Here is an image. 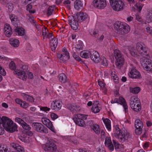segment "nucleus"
Here are the masks:
<instances>
[{"mask_svg": "<svg viewBox=\"0 0 152 152\" xmlns=\"http://www.w3.org/2000/svg\"><path fill=\"white\" fill-rule=\"evenodd\" d=\"M135 127L136 129L135 132L137 135L140 134L142 132V128L143 127L142 122L139 119L136 120L135 121Z\"/></svg>", "mask_w": 152, "mask_h": 152, "instance_id": "1a4fd4ad", "label": "nucleus"}, {"mask_svg": "<svg viewBox=\"0 0 152 152\" xmlns=\"http://www.w3.org/2000/svg\"><path fill=\"white\" fill-rule=\"evenodd\" d=\"M0 74L1 75L5 76L6 75V72L5 70L1 66L0 68Z\"/></svg>", "mask_w": 152, "mask_h": 152, "instance_id": "680f3d73", "label": "nucleus"}, {"mask_svg": "<svg viewBox=\"0 0 152 152\" xmlns=\"http://www.w3.org/2000/svg\"><path fill=\"white\" fill-rule=\"evenodd\" d=\"M138 52L137 50H135L134 48H132L130 50V53L132 56L134 57H136L138 55Z\"/></svg>", "mask_w": 152, "mask_h": 152, "instance_id": "ea45409f", "label": "nucleus"}, {"mask_svg": "<svg viewBox=\"0 0 152 152\" xmlns=\"http://www.w3.org/2000/svg\"><path fill=\"white\" fill-rule=\"evenodd\" d=\"M98 105H100L99 102L97 101H95L93 104V106L92 107V109L93 110V109H94V108H95V107H99L98 106Z\"/></svg>", "mask_w": 152, "mask_h": 152, "instance_id": "bf43d9fd", "label": "nucleus"}, {"mask_svg": "<svg viewBox=\"0 0 152 152\" xmlns=\"http://www.w3.org/2000/svg\"><path fill=\"white\" fill-rule=\"evenodd\" d=\"M135 6H136L138 9V11L139 12H140L141 11L142 7V4L140 3L139 4H138V5H137V4H136Z\"/></svg>", "mask_w": 152, "mask_h": 152, "instance_id": "052dcab7", "label": "nucleus"}, {"mask_svg": "<svg viewBox=\"0 0 152 152\" xmlns=\"http://www.w3.org/2000/svg\"><path fill=\"white\" fill-rule=\"evenodd\" d=\"M101 64L102 65L104 66H107L108 64L106 58L104 57H103L101 60Z\"/></svg>", "mask_w": 152, "mask_h": 152, "instance_id": "a19ab883", "label": "nucleus"}, {"mask_svg": "<svg viewBox=\"0 0 152 152\" xmlns=\"http://www.w3.org/2000/svg\"><path fill=\"white\" fill-rule=\"evenodd\" d=\"M8 149L6 146L0 144V152H7Z\"/></svg>", "mask_w": 152, "mask_h": 152, "instance_id": "79ce46f5", "label": "nucleus"}, {"mask_svg": "<svg viewBox=\"0 0 152 152\" xmlns=\"http://www.w3.org/2000/svg\"><path fill=\"white\" fill-rule=\"evenodd\" d=\"M22 126L25 132L30 131L31 129V127H30L29 125L27 124L26 122L24 123Z\"/></svg>", "mask_w": 152, "mask_h": 152, "instance_id": "72a5a7b5", "label": "nucleus"}, {"mask_svg": "<svg viewBox=\"0 0 152 152\" xmlns=\"http://www.w3.org/2000/svg\"><path fill=\"white\" fill-rule=\"evenodd\" d=\"M151 61V60L144 58L140 59L141 64L144 68L147 67Z\"/></svg>", "mask_w": 152, "mask_h": 152, "instance_id": "412c9836", "label": "nucleus"}, {"mask_svg": "<svg viewBox=\"0 0 152 152\" xmlns=\"http://www.w3.org/2000/svg\"><path fill=\"white\" fill-rule=\"evenodd\" d=\"M90 57L92 60L96 63L99 62L100 60L99 54L96 51H90Z\"/></svg>", "mask_w": 152, "mask_h": 152, "instance_id": "ddd939ff", "label": "nucleus"}, {"mask_svg": "<svg viewBox=\"0 0 152 152\" xmlns=\"http://www.w3.org/2000/svg\"><path fill=\"white\" fill-rule=\"evenodd\" d=\"M28 19L29 21L32 23H35V21L34 20V17L31 14L28 15H27Z\"/></svg>", "mask_w": 152, "mask_h": 152, "instance_id": "a18cd8bd", "label": "nucleus"}, {"mask_svg": "<svg viewBox=\"0 0 152 152\" xmlns=\"http://www.w3.org/2000/svg\"><path fill=\"white\" fill-rule=\"evenodd\" d=\"M114 53L116 61L115 64L117 68L120 69L124 64V56L120 51L115 50L114 51Z\"/></svg>", "mask_w": 152, "mask_h": 152, "instance_id": "f03ea898", "label": "nucleus"}, {"mask_svg": "<svg viewBox=\"0 0 152 152\" xmlns=\"http://www.w3.org/2000/svg\"><path fill=\"white\" fill-rule=\"evenodd\" d=\"M90 51L83 50L80 53V56L85 58H89L90 56Z\"/></svg>", "mask_w": 152, "mask_h": 152, "instance_id": "a878e982", "label": "nucleus"}, {"mask_svg": "<svg viewBox=\"0 0 152 152\" xmlns=\"http://www.w3.org/2000/svg\"><path fill=\"white\" fill-rule=\"evenodd\" d=\"M74 116L73 120L76 124L82 127L85 126V122L84 120L87 119V115L78 113L75 114Z\"/></svg>", "mask_w": 152, "mask_h": 152, "instance_id": "20e7f679", "label": "nucleus"}, {"mask_svg": "<svg viewBox=\"0 0 152 152\" xmlns=\"http://www.w3.org/2000/svg\"><path fill=\"white\" fill-rule=\"evenodd\" d=\"M0 123L6 130L7 128L9 127L10 124L12 123V121L8 117L3 116L0 119Z\"/></svg>", "mask_w": 152, "mask_h": 152, "instance_id": "6e6552de", "label": "nucleus"}, {"mask_svg": "<svg viewBox=\"0 0 152 152\" xmlns=\"http://www.w3.org/2000/svg\"><path fill=\"white\" fill-rule=\"evenodd\" d=\"M140 88L139 87L130 88V92L134 94H137L140 92Z\"/></svg>", "mask_w": 152, "mask_h": 152, "instance_id": "473e14b6", "label": "nucleus"}, {"mask_svg": "<svg viewBox=\"0 0 152 152\" xmlns=\"http://www.w3.org/2000/svg\"><path fill=\"white\" fill-rule=\"evenodd\" d=\"M69 24L71 28L73 30H76L77 29L78 26L77 21H74L72 22H69Z\"/></svg>", "mask_w": 152, "mask_h": 152, "instance_id": "c756f323", "label": "nucleus"}, {"mask_svg": "<svg viewBox=\"0 0 152 152\" xmlns=\"http://www.w3.org/2000/svg\"><path fill=\"white\" fill-rule=\"evenodd\" d=\"M32 126L34 130L37 132L45 134L48 132V130L47 128L40 123H33Z\"/></svg>", "mask_w": 152, "mask_h": 152, "instance_id": "39448f33", "label": "nucleus"}, {"mask_svg": "<svg viewBox=\"0 0 152 152\" xmlns=\"http://www.w3.org/2000/svg\"><path fill=\"white\" fill-rule=\"evenodd\" d=\"M15 150L17 151H16V152H24V151L23 148L19 144L18 147L15 148Z\"/></svg>", "mask_w": 152, "mask_h": 152, "instance_id": "09e8293b", "label": "nucleus"}, {"mask_svg": "<svg viewBox=\"0 0 152 152\" xmlns=\"http://www.w3.org/2000/svg\"><path fill=\"white\" fill-rule=\"evenodd\" d=\"M15 24H12L13 25H14L15 27L16 28H18L20 27V21L18 20H17L15 21L14 22Z\"/></svg>", "mask_w": 152, "mask_h": 152, "instance_id": "13d9d810", "label": "nucleus"}, {"mask_svg": "<svg viewBox=\"0 0 152 152\" xmlns=\"http://www.w3.org/2000/svg\"><path fill=\"white\" fill-rule=\"evenodd\" d=\"M12 28L9 24H6L4 27V33L6 36L8 37L11 36L12 34Z\"/></svg>", "mask_w": 152, "mask_h": 152, "instance_id": "dca6fc26", "label": "nucleus"}, {"mask_svg": "<svg viewBox=\"0 0 152 152\" xmlns=\"http://www.w3.org/2000/svg\"><path fill=\"white\" fill-rule=\"evenodd\" d=\"M92 128L96 134H99L100 130L99 125L96 124H94L92 127Z\"/></svg>", "mask_w": 152, "mask_h": 152, "instance_id": "c9c22d12", "label": "nucleus"}, {"mask_svg": "<svg viewBox=\"0 0 152 152\" xmlns=\"http://www.w3.org/2000/svg\"><path fill=\"white\" fill-rule=\"evenodd\" d=\"M69 22H72L76 21L74 17L73 16H70L69 17Z\"/></svg>", "mask_w": 152, "mask_h": 152, "instance_id": "774afa93", "label": "nucleus"}, {"mask_svg": "<svg viewBox=\"0 0 152 152\" xmlns=\"http://www.w3.org/2000/svg\"><path fill=\"white\" fill-rule=\"evenodd\" d=\"M73 56L75 59L78 61H80L81 60V59L80 57L77 55L75 53H73Z\"/></svg>", "mask_w": 152, "mask_h": 152, "instance_id": "6e6d98bb", "label": "nucleus"}, {"mask_svg": "<svg viewBox=\"0 0 152 152\" xmlns=\"http://www.w3.org/2000/svg\"><path fill=\"white\" fill-rule=\"evenodd\" d=\"M23 94V97L25 100L31 102H34V99L33 97L25 94Z\"/></svg>", "mask_w": 152, "mask_h": 152, "instance_id": "2f4dec72", "label": "nucleus"}, {"mask_svg": "<svg viewBox=\"0 0 152 152\" xmlns=\"http://www.w3.org/2000/svg\"><path fill=\"white\" fill-rule=\"evenodd\" d=\"M133 107L131 108L135 112H138L140 111L141 110V104H137L136 105H135V107Z\"/></svg>", "mask_w": 152, "mask_h": 152, "instance_id": "e433bc0d", "label": "nucleus"}, {"mask_svg": "<svg viewBox=\"0 0 152 152\" xmlns=\"http://www.w3.org/2000/svg\"><path fill=\"white\" fill-rule=\"evenodd\" d=\"M28 104L25 101H23L21 104V107L24 108H27L28 106Z\"/></svg>", "mask_w": 152, "mask_h": 152, "instance_id": "864d4df0", "label": "nucleus"}, {"mask_svg": "<svg viewBox=\"0 0 152 152\" xmlns=\"http://www.w3.org/2000/svg\"><path fill=\"white\" fill-rule=\"evenodd\" d=\"M41 110H42L45 112H46L47 111H49L50 110V108H48L47 107H42L40 108Z\"/></svg>", "mask_w": 152, "mask_h": 152, "instance_id": "0e129e2a", "label": "nucleus"}, {"mask_svg": "<svg viewBox=\"0 0 152 152\" xmlns=\"http://www.w3.org/2000/svg\"><path fill=\"white\" fill-rule=\"evenodd\" d=\"M58 91L59 92V94H61L63 92L64 88L59 86L58 87Z\"/></svg>", "mask_w": 152, "mask_h": 152, "instance_id": "5fc2aeb1", "label": "nucleus"}, {"mask_svg": "<svg viewBox=\"0 0 152 152\" xmlns=\"http://www.w3.org/2000/svg\"><path fill=\"white\" fill-rule=\"evenodd\" d=\"M111 103L113 104L117 103L121 105L122 104L124 107V111L125 113L128 112V106L127 103L124 98L122 97H120L119 99L118 98H115L114 100H113L111 101Z\"/></svg>", "mask_w": 152, "mask_h": 152, "instance_id": "0eeeda50", "label": "nucleus"}, {"mask_svg": "<svg viewBox=\"0 0 152 152\" xmlns=\"http://www.w3.org/2000/svg\"><path fill=\"white\" fill-rule=\"evenodd\" d=\"M88 15L86 13L83 12H79L76 15L78 21L82 22L87 18Z\"/></svg>", "mask_w": 152, "mask_h": 152, "instance_id": "a211bd4d", "label": "nucleus"}, {"mask_svg": "<svg viewBox=\"0 0 152 152\" xmlns=\"http://www.w3.org/2000/svg\"><path fill=\"white\" fill-rule=\"evenodd\" d=\"M146 70L149 71H152V61L147 66L144 68Z\"/></svg>", "mask_w": 152, "mask_h": 152, "instance_id": "8fccbe9b", "label": "nucleus"}, {"mask_svg": "<svg viewBox=\"0 0 152 152\" xmlns=\"http://www.w3.org/2000/svg\"><path fill=\"white\" fill-rule=\"evenodd\" d=\"M58 44V39L54 38L52 39L50 42V45L52 51L55 52Z\"/></svg>", "mask_w": 152, "mask_h": 152, "instance_id": "aec40b11", "label": "nucleus"}, {"mask_svg": "<svg viewBox=\"0 0 152 152\" xmlns=\"http://www.w3.org/2000/svg\"><path fill=\"white\" fill-rule=\"evenodd\" d=\"M57 57L63 62L66 61L70 58L69 54H67L63 53L61 54L57 53Z\"/></svg>", "mask_w": 152, "mask_h": 152, "instance_id": "6ab92c4d", "label": "nucleus"}, {"mask_svg": "<svg viewBox=\"0 0 152 152\" xmlns=\"http://www.w3.org/2000/svg\"><path fill=\"white\" fill-rule=\"evenodd\" d=\"M93 4L95 8L102 9L106 7V3L105 0H94Z\"/></svg>", "mask_w": 152, "mask_h": 152, "instance_id": "9b49d317", "label": "nucleus"}, {"mask_svg": "<svg viewBox=\"0 0 152 152\" xmlns=\"http://www.w3.org/2000/svg\"><path fill=\"white\" fill-rule=\"evenodd\" d=\"M74 7L76 10H79L83 8V4L80 0H76L74 2Z\"/></svg>", "mask_w": 152, "mask_h": 152, "instance_id": "4be33fe9", "label": "nucleus"}, {"mask_svg": "<svg viewBox=\"0 0 152 152\" xmlns=\"http://www.w3.org/2000/svg\"><path fill=\"white\" fill-rule=\"evenodd\" d=\"M137 100H139V99L137 98L135 96L132 97L130 98V106L132 107L133 106L132 105H133L134 106V103L135 102H137Z\"/></svg>", "mask_w": 152, "mask_h": 152, "instance_id": "f704fd0d", "label": "nucleus"}, {"mask_svg": "<svg viewBox=\"0 0 152 152\" xmlns=\"http://www.w3.org/2000/svg\"><path fill=\"white\" fill-rule=\"evenodd\" d=\"M51 118L53 120L56 119L58 117V115L55 113H52L50 114Z\"/></svg>", "mask_w": 152, "mask_h": 152, "instance_id": "e2e57ef3", "label": "nucleus"}, {"mask_svg": "<svg viewBox=\"0 0 152 152\" xmlns=\"http://www.w3.org/2000/svg\"><path fill=\"white\" fill-rule=\"evenodd\" d=\"M14 30L15 32L18 33V35L19 36H22L24 34L25 31L24 29L22 28L19 27L15 28Z\"/></svg>", "mask_w": 152, "mask_h": 152, "instance_id": "bb28decb", "label": "nucleus"}, {"mask_svg": "<svg viewBox=\"0 0 152 152\" xmlns=\"http://www.w3.org/2000/svg\"><path fill=\"white\" fill-rule=\"evenodd\" d=\"M17 129V126L15 124L13 123L12 121V123L9 126V127L7 128L6 130L10 132H15Z\"/></svg>", "mask_w": 152, "mask_h": 152, "instance_id": "b1692460", "label": "nucleus"}, {"mask_svg": "<svg viewBox=\"0 0 152 152\" xmlns=\"http://www.w3.org/2000/svg\"><path fill=\"white\" fill-rule=\"evenodd\" d=\"M132 135H130L129 133H126V135L124 134V141L126 140H128L129 139L131 138Z\"/></svg>", "mask_w": 152, "mask_h": 152, "instance_id": "603ef678", "label": "nucleus"}, {"mask_svg": "<svg viewBox=\"0 0 152 152\" xmlns=\"http://www.w3.org/2000/svg\"><path fill=\"white\" fill-rule=\"evenodd\" d=\"M114 134L115 137L120 139V142H123L124 141V134L123 132L117 131V133H114Z\"/></svg>", "mask_w": 152, "mask_h": 152, "instance_id": "5701e85b", "label": "nucleus"}, {"mask_svg": "<svg viewBox=\"0 0 152 152\" xmlns=\"http://www.w3.org/2000/svg\"><path fill=\"white\" fill-rule=\"evenodd\" d=\"M2 125L1 123H0V135H3L4 133V127H2Z\"/></svg>", "mask_w": 152, "mask_h": 152, "instance_id": "4d7b16f0", "label": "nucleus"}, {"mask_svg": "<svg viewBox=\"0 0 152 152\" xmlns=\"http://www.w3.org/2000/svg\"><path fill=\"white\" fill-rule=\"evenodd\" d=\"M10 43L12 46L15 47H18L19 45V40L16 39H11L9 40Z\"/></svg>", "mask_w": 152, "mask_h": 152, "instance_id": "393cba45", "label": "nucleus"}, {"mask_svg": "<svg viewBox=\"0 0 152 152\" xmlns=\"http://www.w3.org/2000/svg\"><path fill=\"white\" fill-rule=\"evenodd\" d=\"M103 122L105 124L107 129L110 131L111 129V126L110 124V121L108 118H106L103 120Z\"/></svg>", "mask_w": 152, "mask_h": 152, "instance_id": "cd10ccee", "label": "nucleus"}, {"mask_svg": "<svg viewBox=\"0 0 152 152\" xmlns=\"http://www.w3.org/2000/svg\"><path fill=\"white\" fill-rule=\"evenodd\" d=\"M9 67L11 70H14L16 69L15 64L13 61H11L9 64Z\"/></svg>", "mask_w": 152, "mask_h": 152, "instance_id": "37998d69", "label": "nucleus"}, {"mask_svg": "<svg viewBox=\"0 0 152 152\" xmlns=\"http://www.w3.org/2000/svg\"><path fill=\"white\" fill-rule=\"evenodd\" d=\"M42 121L44 124L47 126L52 131L55 132L54 127L51 122L48 119L46 118H43L42 119Z\"/></svg>", "mask_w": 152, "mask_h": 152, "instance_id": "f8f14e48", "label": "nucleus"}, {"mask_svg": "<svg viewBox=\"0 0 152 152\" xmlns=\"http://www.w3.org/2000/svg\"><path fill=\"white\" fill-rule=\"evenodd\" d=\"M136 48L138 53L142 56H147V48L142 42H138L136 44Z\"/></svg>", "mask_w": 152, "mask_h": 152, "instance_id": "423d86ee", "label": "nucleus"}, {"mask_svg": "<svg viewBox=\"0 0 152 152\" xmlns=\"http://www.w3.org/2000/svg\"><path fill=\"white\" fill-rule=\"evenodd\" d=\"M112 142L110 137H106L105 141V144L106 146L108 145L112 144Z\"/></svg>", "mask_w": 152, "mask_h": 152, "instance_id": "de8ad7c7", "label": "nucleus"}, {"mask_svg": "<svg viewBox=\"0 0 152 152\" xmlns=\"http://www.w3.org/2000/svg\"><path fill=\"white\" fill-rule=\"evenodd\" d=\"M94 124V122L93 121L90 120L87 121V122H85V125L87 126H89L91 127L93 126Z\"/></svg>", "mask_w": 152, "mask_h": 152, "instance_id": "3c124183", "label": "nucleus"}, {"mask_svg": "<svg viewBox=\"0 0 152 152\" xmlns=\"http://www.w3.org/2000/svg\"><path fill=\"white\" fill-rule=\"evenodd\" d=\"M54 8L52 6H50L47 10V14L49 16L52 14L53 11L54 10Z\"/></svg>", "mask_w": 152, "mask_h": 152, "instance_id": "58836bf2", "label": "nucleus"}, {"mask_svg": "<svg viewBox=\"0 0 152 152\" xmlns=\"http://www.w3.org/2000/svg\"><path fill=\"white\" fill-rule=\"evenodd\" d=\"M101 108L100 107H96L94 108V109H92V107L91 108V110L92 112L96 113H98L101 110Z\"/></svg>", "mask_w": 152, "mask_h": 152, "instance_id": "49530a36", "label": "nucleus"}, {"mask_svg": "<svg viewBox=\"0 0 152 152\" xmlns=\"http://www.w3.org/2000/svg\"><path fill=\"white\" fill-rule=\"evenodd\" d=\"M59 80L61 83H65L66 82L67 77L64 73H61L59 75Z\"/></svg>", "mask_w": 152, "mask_h": 152, "instance_id": "c85d7f7f", "label": "nucleus"}, {"mask_svg": "<svg viewBox=\"0 0 152 152\" xmlns=\"http://www.w3.org/2000/svg\"><path fill=\"white\" fill-rule=\"evenodd\" d=\"M14 74L17 75L18 76H22L25 77V76H26V74L25 72L23 71H21L20 70H18L17 71H14L13 72Z\"/></svg>", "mask_w": 152, "mask_h": 152, "instance_id": "7c9ffc66", "label": "nucleus"}, {"mask_svg": "<svg viewBox=\"0 0 152 152\" xmlns=\"http://www.w3.org/2000/svg\"><path fill=\"white\" fill-rule=\"evenodd\" d=\"M70 1L69 0H65L64 2V4H67V7L69 9H70V6L69 5L70 3Z\"/></svg>", "mask_w": 152, "mask_h": 152, "instance_id": "69168bd1", "label": "nucleus"}, {"mask_svg": "<svg viewBox=\"0 0 152 152\" xmlns=\"http://www.w3.org/2000/svg\"><path fill=\"white\" fill-rule=\"evenodd\" d=\"M110 5L114 10L118 11L124 9V4L122 0H109Z\"/></svg>", "mask_w": 152, "mask_h": 152, "instance_id": "7ed1b4c3", "label": "nucleus"}, {"mask_svg": "<svg viewBox=\"0 0 152 152\" xmlns=\"http://www.w3.org/2000/svg\"><path fill=\"white\" fill-rule=\"evenodd\" d=\"M83 48L82 45L80 44H77V46L75 47V48L79 50H82Z\"/></svg>", "mask_w": 152, "mask_h": 152, "instance_id": "338daca9", "label": "nucleus"}, {"mask_svg": "<svg viewBox=\"0 0 152 152\" xmlns=\"http://www.w3.org/2000/svg\"><path fill=\"white\" fill-rule=\"evenodd\" d=\"M129 75V77L133 78L140 79L141 77V75L140 72L134 69H132Z\"/></svg>", "mask_w": 152, "mask_h": 152, "instance_id": "2eb2a0df", "label": "nucleus"}, {"mask_svg": "<svg viewBox=\"0 0 152 152\" xmlns=\"http://www.w3.org/2000/svg\"><path fill=\"white\" fill-rule=\"evenodd\" d=\"M62 105L58 101H53L51 106V109L55 110H58L61 109Z\"/></svg>", "mask_w": 152, "mask_h": 152, "instance_id": "f3484780", "label": "nucleus"}, {"mask_svg": "<svg viewBox=\"0 0 152 152\" xmlns=\"http://www.w3.org/2000/svg\"><path fill=\"white\" fill-rule=\"evenodd\" d=\"M57 149L56 145L52 140L49 141L46 144L45 149L47 151L51 152H56L58 151Z\"/></svg>", "mask_w": 152, "mask_h": 152, "instance_id": "9d476101", "label": "nucleus"}, {"mask_svg": "<svg viewBox=\"0 0 152 152\" xmlns=\"http://www.w3.org/2000/svg\"><path fill=\"white\" fill-rule=\"evenodd\" d=\"M67 108L73 113L79 112L80 110V107L75 104H68L67 105Z\"/></svg>", "mask_w": 152, "mask_h": 152, "instance_id": "4468645a", "label": "nucleus"}, {"mask_svg": "<svg viewBox=\"0 0 152 152\" xmlns=\"http://www.w3.org/2000/svg\"><path fill=\"white\" fill-rule=\"evenodd\" d=\"M15 121L19 123V124L21 125L22 126V125L24 124V123L25 122L22 119L19 118H16L15 119Z\"/></svg>", "mask_w": 152, "mask_h": 152, "instance_id": "c03bdc74", "label": "nucleus"}, {"mask_svg": "<svg viewBox=\"0 0 152 152\" xmlns=\"http://www.w3.org/2000/svg\"><path fill=\"white\" fill-rule=\"evenodd\" d=\"M114 26L115 31L119 34H126L130 30L129 26L120 21L115 22Z\"/></svg>", "mask_w": 152, "mask_h": 152, "instance_id": "f257e3e1", "label": "nucleus"}, {"mask_svg": "<svg viewBox=\"0 0 152 152\" xmlns=\"http://www.w3.org/2000/svg\"><path fill=\"white\" fill-rule=\"evenodd\" d=\"M146 21L148 23L152 21V11L148 13L146 18Z\"/></svg>", "mask_w": 152, "mask_h": 152, "instance_id": "4c0bfd02", "label": "nucleus"}]
</instances>
